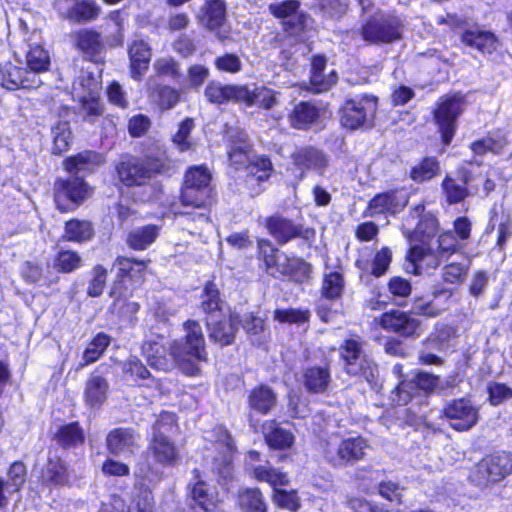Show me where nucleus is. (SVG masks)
<instances>
[{"instance_id": "1", "label": "nucleus", "mask_w": 512, "mask_h": 512, "mask_svg": "<svg viewBox=\"0 0 512 512\" xmlns=\"http://www.w3.org/2000/svg\"><path fill=\"white\" fill-rule=\"evenodd\" d=\"M103 163V156L91 150L64 160L63 167L71 176L66 180L57 179L54 185V200L61 212L74 210L92 194V188L84 181V177L95 172Z\"/></svg>"}, {"instance_id": "2", "label": "nucleus", "mask_w": 512, "mask_h": 512, "mask_svg": "<svg viewBox=\"0 0 512 512\" xmlns=\"http://www.w3.org/2000/svg\"><path fill=\"white\" fill-rule=\"evenodd\" d=\"M174 166L165 157H139L122 155L115 164V177L120 184L127 188H140L139 201L146 202L157 197L161 188L158 182H152L156 175H171Z\"/></svg>"}, {"instance_id": "3", "label": "nucleus", "mask_w": 512, "mask_h": 512, "mask_svg": "<svg viewBox=\"0 0 512 512\" xmlns=\"http://www.w3.org/2000/svg\"><path fill=\"white\" fill-rule=\"evenodd\" d=\"M424 205L418 204L411 211L413 218H420L414 231L404 232L410 243L407 259L413 266L414 273L420 274L423 265L436 268L439 260L432 253L429 242L438 232L437 219L432 214H423Z\"/></svg>"}, {"instance_id": "4", "label": "nucleus", "mask_w": 512, "mask_h": 512, "mask_svg": "<svg viewBox=\"0 0 512 512\" xmlns=\"http://www.w3.org/2000/svg\"><path fill=\"white\" fill-rule=\"evenodd\" d=\"M186 335L170 346V355L182 370L189 375L199 371L198 362L206 360L205 339L199 322L188 320L184 323Z\"/></svg>"}, {"instance_id": "5", "label": "nucleus", "mask_w": 512, "mask_h": 512, "mask_svg": "<svg viewBox=\"0 0 512 512\" xmlns=\"http://www.w3.org/2000/svg\"><path fill=\"white\" fill-rule=\"evenodd\" d=\"M364 346L365 342L359 337L346 339L339 348L340 357L348 375L374 383L379 375L378 365L366 354Z\"/></svg>"}, {"instance_id": "6", "label": "nucleus", "mask_w": 512, "mask_h": 512, "mask_svg": "<svg viewBox=\"0 0 512 512\" xmlns=\"http://www.w3.org/2000/svg\"><path fill=\"white\" fill-rule=\"evenodd\" d=\"M377 106V97L368 94L346 100L340 111L342 126L350 130L371 128Z\"/></svg>"}, {"instance_id": "7", "label": "nucleus", "mask_w": 512, "mask_h": 512, "mask_svg": "<svg viewBox=\"0 0 512 512\" xmlns=\"http://www.w3.org/2000/svg\"><path fill=\"white\" fill-rule=\"evenodd\" d=\"M403 21L393 14H375L362 26L361 35L373 44H388L400 40Z\"/></svg>"}, {"instance_id": "8", "label": "nucleus", "mask_w": 512, "mask_h": 512, "mask_svg": "<svg viewBox=\"0 0 512 512\" xmlns=\"http://www.w3.org/2000/svg\"><path fill=\"white\" fill-rule=\"evenodd\" d=\"M367 442L362 437L331 438L324 448L325 459L335 467L353 465L365 455Z\"/></svg>"}, {"instance_id": "9", "label": "nucleus", "mask_w": 512, "mask_h": 512, "mask_svg": "<svg viewBox=\"0 0 512 512\" xmlns=\"http://www.w3.org/2000/svg\"><path fill=\"white\" fill-rule=\"evenodd\" d=\"M211 175L206 168H190L185 175V182L181 192V202L184 206L203 208L210 197L209 183Z\"/></svg>"}, {"instance_id": "10", "label": "nucleus", "mask_w": 512, "mask_h": 512, "mask_svg": "<svg viewBox=\"0 0 512 512\" xmlns=\"http://www.w3.org/2000/svg\"><path fill=\"white\" fill-rule=\"evenodd\" d=\"M464 107L465 102L462 96L453 95L440 98L433 114L445 145L451 143L456 132L457 119L464 111Z\"/></svg>"}, {"instance_id": "11", "label": "nucleus", "mask_w": 512, "mask_h": 512, "mask_svg": "<svg viewBox=\"0 0 512 512\" xmlns=\"http://www.w3.org/2000/svg\"><path fill=\"white\" fill-rule=\"evenodd\" d=\"M265 227L280 246L297 238L310 241L315 237L313 228L304 227L302 224L295 223L293 220L279 214L267 217Z\"/></svg>"}, {"instance_id": "12", "label": "nucleus", "mask_w": 512, "mask_h": 512, "mask_svg": "<svg viewBox=\"0 0 512 512\" xmlns=\"http://www.w3.org/2000/svg\"><path fill=\"white\" fill-rule=\"evenodd\" d=\"M345 288V281L340 272L325 273L321 287V298L317 305V314L322 321L328 322L331 313L338 311V301L341 299Z\"/></svg>"}, {"instance_id": "13", "label": "nucleus", "mask_w": 512, "mask_h": 512, "mask_svg": "<svg viewBox=\"0 0 512 512\" xmlns=\"http://www.w3.org/2000/svg\"><path fill=\"white\" fill-rule=\"evenodd\" d=\"M443 417L456 431L464 432L472 429L479 421V410L466 397L448 401L443 409Z\"/></svg>"}, {"instance_id": "14", "label": "nucleus", "mask_w": 512, "mask_h": 512, "mask_svg": "<svg viewBox=\"0 0 512 512\" xmlns=\"http://www.w3.org/2000/svg\"><path fill=\"white\" fill-rule=\"evenodd\" d=\"M246 467L256 480L268 483L274 490L277 486H286L289 482L287 474L272 467L258 451L251 450L247 453Z\"/></svg>"}, {"instance_id": "15", "label": "nucleus", "mask_w": 512, "mask_h": 512, "mask_svg": "<svg viewBox=\"0 0 512 512\" xmlns=\"http://www.w3.org/2000/svg\"><path fill=\"white\" fill-rule=\"evenodd\" d=\"M109 374L110 366L103 363L88 377L84 388V400L91 408H99L107 400L110 390L107 379Z\"/></svg>"}, {"instance_id": "16", "label": "nucleus", "mask_w": 512, "mask_h": 512, "mask_svg": "<svg viewBox=\"0 0 512 512\" xmlns=\"http://www.w3.org/2000/svg\"><path fill=\"white\" fill-rule=\"evenodd\" d=\"M440 385V379L437 375L419 371L410 381H401L396 387V399L398 405H407L414 392L423 390L426 393L434 392Z\"/></svg>"}, {"instance_id": "17", "label": "nucleus", "mask_w": 512, "mask_h": 512, "mask_svg": "<svg viewBox=\"0 0 512 512\" xmlns=\"http://www.w3.org/2000/svg\"><path fill=\"white\" fill-rule=\"evenodd\" d=\"M512 470V455L497 453L487 456L478 465L476 474L482 483L498 482L505 478Z\"/></svg>"}, {"instance_id": "18", "label": "nucleus", "mask_w": 512, "mask_h": 512, "mask_svg": "<svg viewBox=\"0 0 512 512\" xmlns=\"http://www.w3.org/2000/svg\"><path fill=\"white\" fill-rule=\"evenodd\" d=\"M193 478L189 483V497L193 508L198 507L205 512H217L218 495L213 488H211L201 478L199 469L192 471Z\"/></svg>"}, {"instance_id": "19", "label": "nucleus", "mask_w": 512, "mask_h": 512, "mask_svg": "<svg viewBox=\"0 0 512 512\" xmlns=\"http://www.w3.org/2000/svg\"><path fill=\"white\" fill-rule=\"evenodd\" d=\"M206 325L210 340L221 346L230 345L240 325V316L230 314L228 317H207Z\"/></svg>"}, {"instance_id": "20", "label": "nucleus", "mask_w": 512, "mask_h": 512, "mask_svg": "<svg viewBox=\"0 0 512 512\" xmlns=\"http://www.w3.org/2000/svg\"><path fill=\"white\" fill-rule=\"evenodd\" d=\"M379 323L382 328L403 337L418 335L421 329V321L419 319L399 310H392L382 314Z\"/></svg>"}, {"instance_id": "21", "label": "nucleus", "mask_w": 512, "mask_h": 512, "mask_svg": "<svg viewBox=\"0 0 512 512\" xmlns=\"http://www.w3.org/2000/svg\"><path fill=\"white\" fill-rule=\"evenodd\" d=\"M212 438L222 450V459L220 462L215 460L213 470L220 476V478L227 480L232 476L231 456L235 451L234 441L229 431L222 426H218L213 429Z\"/></svg>"}, {"instance_id": "22", "label": "nucleus", "mask_w": 512, "mask_h": 512, "mask_svg": "<svg viewBox=\"0 0 512 512\" xmlns=\"http://www.w3.org/2000/svg\"><path fill=\"white\" fill-rule=\"evenodd\" d=\"M408 203V194L406 191L391 190L373 197L368 205L370 214L400 212Z\"/></svg>"}, {"instance_id": "23", "label": "nucleus", "mask_w": 512, "mask_h": 512, "mask_svg": "<svg viewBox=\"0 0 512 512\" xmlns=\"http://www.w3.org/2000/svg\"><path fill=\"white\" fill-rule=\"evenodd\" d=\"M461 41L482 54H492L498 47V38L495 34L476 25L464 29Z\"/></svg>"}, {"instance_id": "24", "label": "nucleus", "mask_w": 512, "mask_h": 512, "mask_svg": "<svg viewBox=\"0 0 512 512\" xmlns=\"http://www.w3.org/2000/svg\"><path fill=\"white\" fill-rule=\"evenodd\" d=\"M139 436L131 428H116L110 431L106 437V446L113 455H128L137 446Z\"/></svg>"}, {"instance_id": "25", "label": "nucleus", "mask_w": 512, "mask_h": 512, "mask_svg": "<svg viewBox=\"0 0 512 512\" xmlns=\"http://www.w3.org/2000/svg\"><path fill=\"white\" fill-rule=\"evenodd\" d=\"M205 97L214 104H223L228 101L240 103L247 94L246 85H222L218 82H211L205 88Z\"/></svg>"}, {"instance_id": "26", "label": "nucleus", "mask_w": 512, "mask_h": 512, "mask_svg": "<svg viewBox=\"0 0 512 512\" xmlns=\"http://www.w3.org/2000/svg\"><path fill=\"white\" fill-rule=\"evenodd\" d=\"M142 351L148 364L154 369L168 371L173 365L167 357V349L161 336L146 340L142 345Z\"/></svg>"}, {"instance_id": "27", "label": "nucleus", "mask_w": 512, "mask_h": 512, "mask_svg": "<svg viewBox=\"0 0 512 512\" xmlns=\"http://www.w3.org/2000/svg\"><path fill=\"white\" fill-rule=\"evenodd\" d=\"M276 392L268 385L261 384L248 394V406L260 415L269 414L277 405Z\"/></svg>"}, {"instance_id": "28", "label": "nucleus", "mask_w": 512, "mask_h": 512, "mask_svg": "<svg viewBox=\"0 0 512 512\" xmlns=\"http://www.w3.org/2000/svg\"><path fill=\"white\" fill-rule=\"evenodd\" d=\"M226 15V6L222 0H206V3L200 8L197 14V20L200 25L209 29L216 30L220 28Z\"/></svg>"}, {"instance_id": "29", "label": "nucleus", "mask_w": 512, "mask_h": 512, "mask_svg": "<svg viewBox=\"0 0 512 512\" xmlns=\"http://www.w3.org/2000/svg\"><path fill=\"white\" fill-rule=\"evenodd\" d=\"M149 450L160 464L173 466L179 460V451L167 435L153 436Z\"/></svg>"}, {"instance_id": "30", "label": "nucleus", "mask_w": 512, "mask_h": 512, "mask_svg": "<svg viewBox=\"0 0 512 512\" xmlns=\"http://www.w3.org/2000/svg\"><path fill=\"white\" fill-rule=\"evenodd\" d=\"M262 432L267 445L276 450L290 448L295 440L292 432L282 428L276 420L265 421Z\"/></svg>"}, {"instance_id": "31", "label": "nucleus", "mask_w": 512, "mask_h": 512, "mask_svg": "<svg viewBox=\"0 0 512 512\" xmlns=\"http://www.w3.org/2000/svg\"><path fill=\"white\" fill-rule=\"evenodd\" d=\"M283 259L281 262L278 278L280 276H287L297 283H303L310 277L312 267L309 263L301 258L289 256L282 253Z\"/></svg>"}, {"instance_id": "32", "label": "nucleus", "mask_w": 512, "mask_h": 512, "mask_svg": "<svg viewBox=\"0 0 512 512\" xmlns=\"http://www.w3.org/2000/svg\"><path fill=\"white\" fill-rule=\"evenodd\" d=\"M41 479L47 486H64L70 482V472L66 463L59 457H49Z\"/></svg>"}, {"instance_id": "33", "label": "nucleus", "mask_w": 512, "mask_h": 512, "mask_svg": "<svg viewBox=\"0 0 512 512\" xmlns=\"http://www.w3.org/2000/svg\"><path fill=\"white\" fill-rule=\"evenodd\" d=\"M151 48L144 40L134 41L129 48L131 75L140 79L148 69L151 59Z\"/></svg>"}, {"instance_id": "34", "label": "nucleus", "mask_w": 512, "mask_h": 512, "mask_svg": "<svg viewBox=\"0 0 512 512\" xmlns=\"http://www.w3.org/2000/svg\"><path fill=\"white\" fill-rule=\"evenodd\" d=\"M392 260V252L388 247H383L379 250L371 263L357 261L356 265L361 270L360 279L364 281L365 278L368 279L370 275L379 278L383 276L391 263Z\"/></svg>"}, {"instance_id": "35", "label": "nucleus", "mask_w": 512, "mask_h": 512, "mask_svg": "<svg viewBox=\"0 0 512 512\" xmlns=\"http://www.w3.org/2000/svg\"><path fill=\"white\" fill-rule=\"evenodd\" d=\"M330 382L331 375L328 367H307L302 375V383L310 393H324L328 389Z\"/></svg>"}, {"instance_id": "36", "label": "nucleus", "mask_w": 512, "mask_h": 512, "mask_svg": "<svg viewBox=\"0 0 512 512\" xmlns=\"http://www.w3.org/2000/svg\"><path fill=\"white\" fill-rule=\"evenodd\" d=\"M247 94L244 99H240V103L248 107L259 106L268 110L279 103L278 97L280 93L265 86L255 87L253 90L247 87Z\"/></svg>"}, {"instance_id": "37", "label": "nucleus", "mask_w": 512, "mask_h": 512, "mask_svg": "<svg viewBox=\"0 0 512 512\" xmlns=\"http://www.w3.org/2000/svg\"><path fill=\"white\" fill-rule=\"evenodd\" d=\"M319 117L318 108L311 102H300L293 108L289 115L292 127L305 130L314 124Z\"/></svg>"}, {"instance_id": "38", "label": "nucleus", "mask_w": 512, "mask_h": 512, "mask_svg": "<svg viewBox=\"0 0 512 512\" xmlns=\"http://www.w3.org/2000/svg\"><path fill=\"white\" fill-rule=\"evenodd\" d=\"M291 158L298 168L322 169L327 165V159L322 151L310 146L296 150Z\"/></svg>"}, {"instance_id": "39", "label": "nucleus", "mask_w": 512, "mask_h": 512, "mask_svg": "<svg viewBox=\"0 0 512 512\" xmlns=\"http://www.w3.org/2000/svg\"><path fill=\"white\" fill-rule=\"evenodd\" d=\"M158 236L159 227L150 224L131 230L127 235L126 243L131 249L142 251L152 245Z\"/></svg>"}, {"instance_id": "40", "label": "nucleus", "mask_w": 512, "mask_h": 512, "mask_svg": "<svg viewBox=\"0 0 512 512\" xmlns=\"http://www.w3.org/2000/svg\"><path fill=\"white\" fill-rule=\"evenodd\" d=\"M94 235L91 222L71 219L65 223L64 238L71 242L82 243L89 241Z\"/></svg>"}, {"instance_id": "41", "label": "nucleus", "mask_w": 512, "mask_h": 512, "mask_svg": "<svg viewBox=\"0 0 512 512\" xmlns=\"http://www.w3.org/2000/svg\"><path fill=\"white\" fill-rule=\"evenodd\" d=\"M273 171V166L270 159L266 156H258L249 161L247 165V184L253 185L254 183L261 184L269 179Z\"/></svg>"}, {"instance_id": "42", "label": "nucleus", "mask_w": 512, "mask_h": 512, "mask_svg": "<svg viewBox=\"0 0 512 512\" xmlns=\"http://www.w3.org/2000/svg\"><path fill=\"white\" fill-rule=\"evenodd\" d=\"M77 47L91 60L97 61V57L103 50L100 33L93 30H82L77 34Z\"/></svg>"}, {"instance_id": "43", "label": "nucleus", "mask_w": 512, "mask_h": 512, "mask_svg": "<svg viewBox=\"0 0 512 512\" xmlns=\"http://www.w3.org/2000/svg\"><path fill=\"white\" fill-rule=\"evenodd\" d=\"M55 440L63 448H71L84 442V432L78 422H72L59 427Z\"/></svg>"}, {"instance_id": "44", "label": "nucleus", "mask_w": 512, "mask_h": 512, "mask_svg": "<svg viewBox=\"0 0 512 512\" xmlns=\"http://www.w3.org/2000/svg\"><path fill=\"white\" fill-rule=\"evenodd\" d=\"M221 304L219 289L214 282L208 281L201 296V309L207 317H220Z\"/></svg>"}, {"instance_id": "45", "label": "nucleus", "mask_w": 512, "mask_h": 512, "mask_svg": "<svg viewBox=\"0 0 512 512\" xmlns=\"http://www.w3.org/2000/svg\"><path fill=\"white\" fill-rule=\"evenodd\" d=\"M149 260H138L119 256L114 262V267L118 269V278L124 277H142L147 268Z\"/></svg>"}, {"instance_id": "46", "label": "nucleus", "mask_w": 512, "mask_h": 512, "mask_svg": "<svg viewBox=\"0 0 512 512\" xmlns=\"http://www.w3.org/2000/svg\"><path fill=\"white\" fill-rule=\"evenodd\" d=\"M238 503L243 512H266L262 493L256 488H247L239 493Z\"/></svg>"}, {"instance_id": "47", "label": "nucleus", "mask_w": 512, "mask_h": 512, "mask_svg": "<svg viewBox=\"0 0 512 512\" xmlns=\"http://www.w3.org/2000/svg\"><path fill=\"white\" fill-rule=\"evenodd\" d=\"M110 344V337L104 333H98L88 344L83 352V363L80 368L97 361Z\"/></svg>"}, {"instance_id": "48", "label": "nucleus", "mask_w": 512, "mask_h": 512, "mask_svg": "<svg viewBox=\"0 0 512 512\" xmlns=\"http://www.w3.org/2000/svg\"><path fill=\"white\" fill-rule=\"evenodd\" d=\"M101 7L95 0H76L75 11L70 15V21L73 22H90L99 17Z\"/></svg>"}, {"instance_id": "49", "label": "nucleus", "mask_w": 512, "mask_h": 512, "mask_svg": "<svg viewBox=\"0 0 512 512\" xmlns=\"http://www.w3.org/2000/svg\"><path fill=\"white\" fill-rule=\"evenodd\" d=\"M53 137V153L61 154L67 151L72 141V133L67 121H58L51 129Z\"/></svg>"}, {"instance_id": "50", "label": "nucleus", "mask_w": 512, "mask_h": 512, "mask_svg": "<svg viewBox=\"0 0 512 512\" xmlns=\"http://www.w3.org/2000/svg\"><path fill=\"white\" fill-rule=\"evenodd\" d=\"M152 500L151 493L147 492L144 495L143 505L138 501L134 508L129 507L126 510L124 501L120 498H116L112 503L103 504L98 512H152Z\"/></svg>"}, {"instance_id": "51", "label": "nucleus", "mask_w": 512, "mask_h": 512, "mask_svg": "<svg viewBox=\"0 0 512 512\" xmlns=\"http://www.w3.org/2000/svg\"><path fill=\"white\" fill-rule=\"evenodd\" d=\"M439 169V162L436 158L426 157L417 166L412 168L410 176L414 181L424 182L436 176Z\"/></svg>"}, {"instance_id": "52", "label": "nucleus", "mask_w": 512, "mask_h": 512, "mask_svg": "<svg viewBox=\"0 0 512 512\" xmlns=\"http://www.w3.org/2000/svg\"><path fill=\"white\" fill-rule=\"evenodd\" d=\"M25 73L24 67H17L14 65H7L0 69V83L1 86L7 90L22 89V74Z\"/></svg>"}, {"instance_id": "53", "label": "nucleus", "mask_w": 512, "mask_h": 512, "mask_svg": "<svg viewBox=\"0 0 512 512\" xmlns=\"http://www.w3.org/2000/svg\"><path fill=\"white\" fill-rule=\"evenodd\" d=\"M308 20V15L299 12L293 17L287 18V20L282 21V27L284 32L290 37L294 38L296 41H303V34L307 27Z\"/></svg>"}, {"instance_id": "54", "label": "nucleus", "mask_w": 512, "mask_h": 512, "mask_svg": "<svg viewBox=\"0 0 512 512\" xmlns=\"http://www.w3.org/2000/svg\"><path fill=\"white\" fill-rule=\"evenodd\" d=\"M82 265L80 255L72 250H61L54 261V267L61 273H71Z\"/></svg>"}, {"instance_id": "55", "label": "nucleus", "mask_w": 512, "mask_h": 512, "mask_svg": "<svg viewBox=\"0 0 512 512\" xmlns=\"http://www.w3.org/2000/svg\"><path fill=\"white\" fill-rule=\"evenodd\" d=\"M27 67L35 71H47L50 65L48 52L40 45L30 47L26 55Z\"/></svg>"}, {"instance_id": "56", "label": "nucleus", "mask_w": 512, "mask_h": 512, "mask_svg": "<svg viewBox=\"0 0 512 512\" xmlns=\"http://www.w3.org/2000/svg\"><path fill=\"white\" fill-rule=\"evenodd\" d=\"M442 190L449 204H456L463 201L467 195L468 190L464 185L456 182L450 176H446L442 182Z\"/></svg>"}, {"instance_id": "57", "label": "nucleus", "mask_w": 512, "mask_h": 512, "mask_svg": "<svg viewBox=\"0 0 512 512\" xmlns=\"http://www.w3.org/2000/svg\"><path fill=\"white\" fill-rule=\"evenodd\" d=\"M87 81L89 82L88 93L82 96L83 107L88 117H98L102 114V107L97 101L96 96L98 83L90 77H87Z\"/></svg>"}, {"instance_id": "58", "label": "nucleus", "mask_w": 512, "mask_h": 512, "mask_svg": "<svg viewBox=\"0 0 512 512\" xmlns=\"http://www.w3.org/2000/svg\"><path fill=\"white\" fill-rule=\"evenodd\" d=\"M152 97L158 103L161 109H171L179 101L177 90L164 85H158L154 88Z\"/></svg>"}, {"instance_id": "59", "label": "nucleus", "mask_w": 512, "mask_h": 512, "mask_svg": "<svg viewBox=\"0 0 512 512\" xmlns=\"http://www.w3.org/2000/svg\"><path fill=\"white\" fill-rule=\"evenodd\" d=\"M193 128L194 121L191 118H186L180 123L177 133L172 138L173 143L180 152H185L193 148V143L189 138Z\"/></svg>"}, {"instance_id": "60", "label": "nucleus", "mask_w": 512, "mask_h": 512, "mask_svg": "<svg viewBox=\"0 0 512 512\" xmlns=\"http://www.w3.org/2000/svg\"><path fill=\"white\" fill-rule=\"evenodd\" d=\"M123 373L126 377L137 382L147 380L151 377V373L137 357H130L123 363Z\"/></svg>"}, {"instance_id": "61", "label": "nucleus", "mask_w": 512, "mask_h": 512, "mask_svg": "<svg viewBox=\"0 0 512 512\" xmlns=\"http://www.w3.org/2000/svg\"><path fill=\"white\" fill-rule=\"evenodd\" d=\"M274 503L291 512H296L300 508V499L295 491H286L284 489H275L273 494Z\"/></svg>"}, {"instance_id": "62", "label": "nucleus", "mask_w": 512, "mask_h": 512, "mask_svg": "<svg viewBox=\"0 0 512 512\" xmlns=\"http://www.w3.org/2000/svg\"><path fill=\"white\" fill-rule=\"evenodd\" d=\"M338 80V75L335 70H332L329 74L324 72L310 74L311 89L315 93H322L332 88Z\"/></svg>"}, {"instance_id": "63", "label": "nucleus", "mask_w": 512, "mask_h": 512, "mask_svg": "<svg viewBox=\"0 0 512 512\" xmlns=\"http://www.w3.org/2000/svg\"><path fill=\"white\" fill-rule=\"evenodd\" d=\"M444 308L438 307L434 300H425L423 297H415L412 302V312L428 318L438 317Z\"/></svg>"}, {"instance_id": "64", "label": "nucleus", "mask_w": 512, "mask_h": 512, "mask_svg": "<svg viewBox=\"0 0 512 512\" xmlns=\"http://www.w3.org/2000/svg\"><path fill=\"white\" fill-rule=\"evenodd\" d=\"M300 3L297 0H286L279 3H272L269 5L270 13L276 18L287 20V18L296 15L299 9Z\"/></svg>"}]
</instances>
